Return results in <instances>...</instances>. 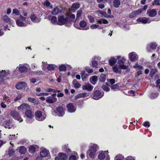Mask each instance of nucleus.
Listing matches in <instances>:
<instances>
[{"mask_svg": "<svg viewBox=\"0 0 160 160\" xmlns=\"http://www.w3.org/2000/svg\"><path fill=\"white\" fill-rule=\"evenodd\" d=\"M30 68H28L26 67L22 66L19 67V71L21 72H26L30 70Z\"/></svg>", "mask_w": 160, "mask_h": 160, "instance_id": "nucleus-27", "label": "nucleus"}, {"mask_svg": "<svg viewBox=\"0 0 160 160\" xmlns=\"http://www.w3.org/2000/svg\"><path fill=\"white\" fill-rule=\"evenodd\" d=\"M96 151H92V150L89 149L87 152V157H89L91 158H94L96 156Z\"/></svg>", "mask_w": 160, "mask_h": 160, "instance_id": "nucleus-12", "label": "nucleus"}, {"mask_svg": "<svg viewBox=\"0 0 160 160\" xmlns=\"http://www.w3.org/2000/svg\"><path fill=\"white\" fill-rule=\"evenodd\" d=\"M30 106L28 104L26 103H23L20 106L18 107V108L19 110L27 109L29 110L30 108Z\"/></svg>", "mask_w": 160, "mask_h": 160, "instance_id": "nucleus-17", "label": "nucleus"}, {"mask_svg": "<svg viewBox=\"0 0 160 160\" xmlns=\"http://www.w3.org/2000/svg\"><path fill=\"white\" fill-rule=\"evenodd\" d=\"M92 66L93 67L96 68L97 66V62L95 60L92 61Z\"/></svg>", "mask_w": 160, "mask_h": 160, "instance_id": "nucleus-56", "label": "nucleus"}, {"mask_svg": "<svg viewBox=\"0 0 160 160\" xmlns=\"http://www.w3.org/2000/svg\"><path fill=\"white\" fill-rule=\"evenodd\" d=\"M147 14L150 17H155L157 14V12L154 9L148 10L147 12Z\"/></svg>", "mask_w": 160, "mask_h": 160, "instance_id": "nucleus-23", "label": "nucleus"}, {"mask_svg": "<svg viewBox=\"0 0 160 160\" xmlns=\"http://www.w3.org/2000/svg\"><path fill=\"white\" fill-rule=\"evenodd\" d=\"M72 84L74 87L76 88H79L81 86L80 84L78 82V81H73Z\"/></svg>", "mask_w": 160, "mask_h": 160, "instance_id": "nucleus-39", "label": "nucleus"}, {"mask_svg": "<svg viewBox=\"0 0 160 160\" xmlns=\"http://www.w3.org/2000/svg\"><path fill=\"white\" fill-rule=\"evenodd\" d=\"M115 81H107L106 84L107 86H109L112 89H119V83L114 84Z\"/></svg>", "mask_w": 160, "mask_h": 160, "instance_id": "nucleus-3", "label": "nucleus"}, {"mask_svg": "<svg viewBox=\"0 0 160 160\" xmlns=\"http://www.w3.org/2000/svg\"><path fill=\"white\" fill-rule=\"evenodd\" d=\"M81 75L82 80L86 79L88 76V74L86 73L84 71H82L81 73Z\"/></svg>", "mask_w": 160, "mask_h": 160, "instance_id": "nucleus-33", "label": "nucleus"}, {"mask_svg": "<svg viewBox=\"0 0 160 160\" xmlns=\"http://www.w3.org/2000/svg\"><path fill=\"white\" fill-rule=\"evenodd\" d=\"M69 160H76V156L72 155L69 157Z\"/></svg>", "mask_w": 160, "mask_h": 160, "instance_id": "nucleus-59", "label": "nucleus"}, {"mask_svg": "<svg viewBox=\"0 0 160 160\" xmlns=\"http://www.w3.org/2000/svg\"><path fill=\"white\" fill-rule=\"evenodd\" d=\"M108 151H101L100 152L98 156V158L101 160H103L105 158L107 160L109 159L110 157L108 155Z\"/></svg>", "mask_w": 160, "mask_h": 160, "instance_id": "nucleus-4", "label": "nucleus"}, {"mask_svg": "<svg viewBox=\"0 0 160 160\" xmlns=\"http://www.w3.org/2000/svg\"><path fill=\"white\" fill-rule=\"evenodd\" d=\"M19 152L21 154H25L27 151L26 148L23 146H21L18 148Z\"/></svg>", "mask_w": 160, "mask_h": 160, "instance_id": "nucleus-26", "label": "nucleus"}, {"mask_svg": "<svg viewBox=\"0 0 160 160\" xmlns=\"http://www.w3.org/2000/svg\"><path fill=\"white\" fill-rule=\"evenodd\" d=\"M133 68L138 69H143V67L142 66L139 65L138 64H136L133 66Z\"/></svg>", "mask_w": 160, "mask_h": 160, "instance_id": "nucleus-45", "label": "nucleus"}, {"mask_svg": "<svg viewBox=\"0 0 160 160\" xmlns=\"http://www.w3.org/2000/svg\"><path fill=\"white\" fill-rule=\"evenodd\" d=\"M98 149V147L97 145L92 143L91 144L89 149L94 151L95 150L97 152Z\"/></svg>", "mask_w": 160, "mask_h": 160, "instance_id": "nucleus-29", "label": "nucleus"}, {"mask_svg": "<svg viewBox=\"0 0 160 160\" xmlns=\"http://www.w3.org/2000/svg\"><path fill=\"white\" fill-rule=\"evenodd\" d=\"M82 13V11L79 10L78 11L77 14V19L79 18L81 15Z\"/></svg>", "mask_w": 160, "mask_h": 160, "instance_id": "nucleus-54", "label": "nucleus"}, {"mask_svg": "<svg viewBox=\"0 0 160 160\" xmlns=\"http://www.w3.org/2000/svg\"><path fill=\"white\" fill-rule=\"evenodd\" d=\"M11 116L14 119L18 120L20 122L23 121V119L19 115V113L16 111H12L10 113Z\"/></svg>", "mask_w": 160, "mask_h": 160, "instance_id": "nucleus-5", "label": "nucleus"}, {"mask_svg": "<svg viewBox=\"0 0 160 160\" xmlns=\"http://www.w3.org/2000/svg\"><path fill=\"white\" fill-rule=\"evenodd\" d=\"M85 70L88 73H91L92 72L93 70L91 69L87 68H85Z\"/></svg>", "mask_w": 160, "mask_h": 160, "instance_id": "nucleus-61", "label": "nucleus"}, {"mask_svg": "<svg viewBox=\"0 0 160 160\" xmlns=\"http://www.w3.org/2000/svg\"><path fill=\"white\" fill-rule=\"evenodd\" d=\"M67 68L65 65H62L60 66L59 69V70L61 71H65L66 69Z\"/></svg>", "mask_w": 160, "mask_h": 160, "instance_id": "nucleus-48", "label": "nucleus"}, {"mask_svg": "<svg viewBox=\"0 0 160 160\" xmlns=\"http://www.w3.org/2000/svg\"><path fill=\"white\" fill-rule=\"evenodd\" d=\"M98 27H99V25H97L96 24H92V25H91L90 26V28L91 29H95L97 28Z\"/></svg>", "mask_w": 160, "mask_h": 160, "instance_id": "nucleus-55", "label": "nucleus"}, {"mask_svg": "<svg viewBox=\"0 0 160 160\" xmlns=\"http://www.w3.org/2000/svg\"><path fill=\"white\" fill-rule=\"evenodd\" d=\"M128 56L130 60L132 62H135L138 60V57L137 54L134 52H131L129 54Z\"/></svg>", "mask_w": 160, "mask_h": 160, "instance_id": "nucleus-9", "label": "nucleus"}, {"mask_svg": "<svg viewBox=\"0 0 160 160\" xmlns=\"http://www.w3.org/2000/svg\"><path fill=\"white\" fill-rule=\"evenodd\" d=\"M37 95L39 96H42H42H48L49 95V93H46V92L42 93H40L38 94H37Z\"/></svg>", "mask_w": 160, "mask_h": 160, "instance_id": "nucleus-62", "label": "nucleus"}, {"mask_svg": "<svg viewBox=\"0 0 160 160\" xmlns=\"http://www.w3.org/2000/svg\"><path fill=\"white\" fill-rule=\"evenodd\" d=\"M106 79V76L105 75L102 74L101 75L100 80H105Z\"/></svg>", "mask_w": 160, "mask_h": 160, "instance_id": "nucleus-57", "label": "nucleus"}, {"mask_svg": "<svg viewBox=\"0 0 160 160\" xmlns=\"http://www.w3.org/2000/svg\"><path fill=\"white\" fill-rule=\"evenodd\" d=\"M137 21L138 22L144 24H146L147 22L149 23L150 22V21H149V19L145 17L139 18L137 20Z\"/></svg>", "mask_w": 160, "mask_h": 160, "instance_id": "nucleus-19", "label": "nucleus"}, {"mask_svg": "<svg viewBox=\"0 0 160 160\" xmlns=\"http://www.w3.org/2000/svg\"><path fill=\"white\" fill-rule=\"evenodd\" d=\"M98 23L100 24L102 23L103 24H107L108 23V22L105 19H99L97 21Z\"/></svg>", "mask_w": 160, "mask_h": 160, "instance_id": "nucleus-38", "label": "nucleus"}, {"mask_svg": "<svg viewBox=\"0 0 160 160\" xmlns=\"http://www.w3.org/2000/svg\"><path fill=\"white\" fill-rule=\"evenodd\" d=\"M55 68V66L52 64H49L47 67L49 70H53Z\"/></svg>", "mask_w": 160, "mask_h": 160, "instance_id": "nucleus-51", "label": "nucleus"}, {"mask_svg": "<svg viewBox=\"0 0 160 160\" xmlns=\"http://www.w3.org/2000/svg\"><path fill=\"white\" fill-rule=\"evenodd\" d=\"M30 18L32 21L34 22H39L41 20L39 18L34 14L31 15Z\"/></svg>", "mask_w": 160, "mask_h": 160, "instance_id": "nucleus-22", "label": "nucleus"}, {"mask_svg": "<svg viewBox=\"0 0 160 160\" xmlns=\"http://www.w3.org/2000/svg\"><path fill=\"white\" fill-rule=\"evenodd\" d=\"M50 3L48 0H46L44 3V5L45 6L47 7H49V8L51 9L52 8V7L51 6H50Z\"/></svg>", "mask_w": 160, "mask_h": 160, "instance_id": "nucleus-41", "label": "nucleus"}, {"mask_svg": "<svg viewBox=\"0 0 160 160\" xmlns=\"http://www.w3.org/2000/svg\"><path fill=\"white\" fill-rule=\"evenodd\" d=\"M124 157L121 154L118 155L115 158L114 160H123Z\"/></svg>", "mask_w": 160, "mask_h": 160, "instance_id": "nucleus-43", "label": "nucleus"}, {"mask_svg": "<svg viewBox=\"0 0 160 160\" xmlns=\"http://www.w3.org/2000/svg\"><path fill=\"white\" fill-rule=\"evenodd\" d=\"M67 158V157L66 154L63 153H60L58 157L55 158V160H66Z\"/></svg>", "mask_w": 160, "mask_h": 160, "instance_id": "nucleus-13", "label": "nucleus"}, {"mask_svg": "<svg viewBox=\"0 0 160 160\" xmlns=\"http://www.w3.org/2000/svg\"><path fill=\"white\" fill-rule=\"evenodd\" d=\"M117 59L115 58H111L109 61V64L112 66L114 65L117 62Z\"/></svg>", "mask_w": 160, "mask_h": 160, "instance_id": "nucleus-36", "label": "nucleus"}, {"mask_svg": "<svg viewBox=\"0 0 160 160\" xmlns=\"http://www.w3.org/2000/svg\"><path fill=\"white\" fill-rule=\"evenodd\" d=\"M57 99L56 97H48L46 100L47 102L50 103H52L56 102Z\"/></svg>", "mask_w": 160, "mask_h": 160, "instance_id": "nucleus-20", "label": "nucleus"}, {"mask_svg": "<svg viewBox=\"0 0 160 160\" xmlns=\"http://www.w3.org/2000/svg\"><path fill=\"white\" fill-rule=\"evenodd\" d=\"M158 95V93H152L150 94V97L151 99H154L157 97Z\"/></svg>", "mask_w": 160, "mask_h": 160, "instance_id": "nucleus-46", "label": "nucleus"}, {"mask_svg": "<svg viewBox=\"0 0 160 160\" xmlns=\"http://www.w3.org/2000/svg\"><path fill=\"white\" fill-rule=\"evenodd\" d=\"M120 4V2L119 0H114L113 2L114 6L116 8L119 7Z\"/></svg>", "mask_w": 160, "mask_h": 160, "instance_id": "nucleus-32", "label": "nucleus"}, {"mask_svg": "<svg viewBox=\"0 0 160 160\" xmlns=\"http://www.w3.org/2000/svg\"><path fill=\"white\" fill-rule=\"evenodd\" d=\"M156 87L158 88V91H160V85H159L160 84V81H156Z\"/></svg>", "mask_w": 160, "mask_h": 160, "instance_id": "nucleus-52", "label": "nucleus"}, {"mask_svg": "<svg viewBox=\"0 0 160 160\" xmlns=\"http://www.w3.org/2000/svg\"><path fill=\"white\" fill-rule=\"evenodd\" d=\"M12 12L15 13L17 15H18L19 14V12L18 10L16 9H14L13 10Z\"/></svg>", "mask_w": 160, "mask_h": 160, "instance_id": "nucleus-60", "label": "nucleus"}, {"mask_svg": "<svg viewBox=\"0 0 160 160\" xmlns=\"http://www.w3.org/2000/svg\"><path fill=\"white\" fill-rule=\"evenodd\" d=\"M67 107L68 111L70 112H73L76 110V107L72 103H70L67 105Z\"/></svg>", "mask_w": 160, "mask_h": 160, "instance_id": "nucleus-10", "label": "nucleus"}, {"mask_svg": "<svg viewBox=\"0 0 160 160\" xmlns=\"http://www.w3.org/2000/svg\"><path fill=\"white\" fill-rule=\"evenodd\" d=\"M28 100L29 102L34 103L35 104H39V101L34 98L29 97L28 98Z\"/></svg>", "mask_w": 160, "mask_h": 160, "instance_id": "nucleus-30", "label": "nucleus"}, {"mask_svg": "<svg viewBox=\"0 0 160 160\" xmlns=\"http://www.w3.org/2000/svg\"><path fill=\"white\" fill-rule=\"evenodd\" d=\"M157 44L154 42L150 44V45H149V47L150 48H151L152 49H155L157 47Z\"/></svg>", "mask_w": 160, "mask_h": 160, "instance_id": "nucleus-47", "label": "nucleus"}, {"mask_svg": "<svg viewBox=\"0 0 160 160\" xmlns=\"http://www.w3.org/2000/svg\"><path fill=\"white\" fill-rule=\"evenodd\" d=\"M99 13L102 16H103L105 17L108 18L110 17V15H108L106 12H103L102 11H100Z\"/></svg>", "mask_w": 160, "mask_h": 160, "instance_id": "nucleus-50", "label": "nucleus"}, {"mask_svg": "<svg viewBox=\"0 0 160 160\" xmlns=\"http://www.w3.org/2000/svg\"><path fill=\"white\" fill-rule=\"evenodd\" d=\"M35 115L36 119L40 121H43L46 118L45 114L39 110L35 112Z\"/></svg>", "mask_w": 160, "mask_h": 160, "instance_id": "nucleus-1", "label": "nucleus"}, {"mask_svg": "<svg viewBox=\"0 0 160 160\" xmlns=\"http://www.w3.org/2000/svg\"><path fill=\"white\" fill-rule=\"evenodd\" d=\"M88 96V94L87 92H83L80 93L77 95L74 98L75 99H77L79 98L85 97Z\"/></svg>", "mask_w": 160, "mask_h": 160, "instance_id": "nucleus-24", "label": "nucleus"}, {"mask_svg": "<svg viewBox=\"0 0 160 160\" xmlns=\"http://www.w3.org/2000/svg\"><path fill=\"white\" fill-rule=\"evenodd\" d=\"M15 152V151L13 150V149H12V148L11 149H9L8 151V154L10 156H11L14 154Z\"/></svg>", "mask_w": 160, "mask_h": 160, "instance_id": "nucleus-49", "label": "nucleus"}, {"mask_svg": "<svg viewBox=\"0 0 160 160\" xmlns=\"http://www.w3.org/2000/svg\"><path fill=\"white\" fill-rule=\"evenodd\" d=\"M21 97H22L21 95L20 94V95H19L18 96L16 97L15 98V99H14V101L15 102H16L17 101H18V100H19L20 99V98H21Z\"/></svg>", "mask_w": 160, "mask_h": 160, "instance_id": "nucleus-63", "label": "nucleus"}, {"mask_svg": "<svg viewBox=\"0 0 160 160\" xmlns=\"http://www.w3.org/2000/svg\"><path fill=\"white\" fill-rule=\"evenodd\" d=\"M25 117L27 118L26 120L27 122L31 123L33 121V115L32 111L30 110H27L25 112Z\"/></svg>", "mask_w": 160, "mask_h": 160, "instance_id": "nucleus-2", "label": "nucleus"}, {"mask_svg": "<svg viewBox=\"0 0 160 160\" xmlns=\"http://www.w3.org/2000/svg\"><path fill=\"white\" fill-rule=\"evenodd\" d=\"M16 24L19 27H25L27 24L20 21V20H16Z\"/></svg>", "mask_w": 160, "mask_h": 160, "instance_id": "nucleus-31", "label": "nucleus"}, {"mask_svg": "<svg viewBox=\"0 0 160 160\" xmlns=\"http://www.w3.org/2000/svg\"><path fill=\"white\" fill-rule=\"evenodd\" d=\"M125 160H135V159L132 157L130 156L127 157Z\"/></svg>", "mask_w": 160, "mask_h": 160, "instance_id": "nucleus-64", "label": "nucleus"}, {"mask_svg": "<svg viewBox=\"0 0 160 160\" xmlns=\"http://www.w3.org/2000/svg\"><path fill=\"white\" fill-rule=\"evenodd\" d=\"M93 88V87L89 83H86L82 85V88L83 90H86L88 91H91Z\"/></svg>", "mask_w": 160, "mask_h": 160, "instance_id": "nucleus-15", "label": "nucleus"}, {"mask_svg": "<svg viewBox=\"0 0 160 160\" xmlns=\"http://www.w3.org/2000/svg\"><path fill=\"white\" fill-rule=\"evenodd\" d=\"M143 124L144 125V126H145V127H149L150 126L149 122L148 121H146L144 122L143 123Z\"/></svg>", "mask_w": 160, "mask_h": 160, "instance_id": "nucleus-58", "label": "nucleus"}, {"mask_svg": "<svg viewBox=\"0 0 160 160\" xmlns=\"http://www.w3.org/2000/svg\"><path fill=\"white\" fill-rule=\"evenodd\" d=\"M36 149V148L34 146H32L29 147V151L30 153H33L35 152Z\"/></svg>", "mask_w": 160, "mask_h": 160, "instance_id": "nucleus-40", "label": "nucleus"}, {"mask_svg": "<svg viewBox=\"0 0 160 160\" xmlns=\"http://www.w3.org/2000/svg\"><path fill=\"white\" fill-rule=\"evenodd\" d=\"M68 20L67 18H64L63 16H61L58 18V25H62L65 23Z\"/></svg>", "mask_w": 160, "mask_h": 160, "instance_id": "nucleus-8", "label": "nucleus"}, {"mask_svg": "<svg viewBox=\"0 0 160 160\" xmlns=\"http://www.w3.org/2000/svg\"><path fill=\"white\" fill-rule=\"evenodd\" d=\"M108 87L109 86H107L105 83V84L102 85L101 87V88L104 91L108 92L110 90V89ZM109 87L110 86H109Z\"/></svg>", "mask_w": 160, "mask_h": 160, "instance_id": "nucleus-34", "label": "nucleus"}, {"mask_svg": "<svg viewBox=\"0 0 160 160\" xmlns=\"http://www.w3.org/2000/svg\"><path fill=\"white\" fill-rule=\"evenodd\" d=\"M79 24L80 27L83 28L86 26L87 23L85 21H82L80 22Z\"/></svg>", "mask_w": 160, "mask_h": 160, "instance_id": "nucleus-42", "label": "nucleus"}, {"mask_svg": "<svg viewBox=\"0 0 160 160\" xmlns=\"http://www.w3.org/2000/svg\"><path fill=\"white\" fill-rule=\"evenodd\" d=\"M80 7V5L79 3H76L73 4L71 8V11L74 12L77 9H78Z\"/></svg>", "mask_w": 160, "mask_h": 160, "instance_id": "nucleus-25", "label": "nucleus"}, {"mask_svg": "<svg viewBox=\"0 0 160 160\" xmlns=\"http://www.w3.org/2000/svg\"><path fill=\"white\" fill-rule=\"evenodd\" d=\"M88 18L91 22H93L95 21V19L94 18L90 15L88 16Z\"/></svg>", "mask_w": 160, "mask_h": 160, "instance_id": "nucleus-53", "label": "nucleus"}, {"mask_svg": "<svg viewBox=\"0 0 160 160\" xmlns=\"http://www.w3.org/2000/svg\"><path fill=\"white\" fill-rule=\"evenodd\" d=\"M59 9L58 7H56L52 12V13L53 15H57L59 13Z\"/></svg>", "mask_w": 160, "mask_h": 160, "instance_id": "nucleus-35", "label": "nucleus"}, {"mask_svg": "<svg viewBox=\"0 0 160 160\" xmlns=\"http://www.w3.org/2000/svg\"><path fill=\"white\" fill-rule=\"evenodd\" d=\"M57 111L59 116H62L65 113L64 109L62 107H58L57 108Z\"/></svg>", "mask_w": 160, "mask_h": 160, "instance_id": "nucleus-21", "label": "nucleus"}, {"mask_svg": "<svg viewBox=\"0 0 160 160\" xmlns=\"http://www.w3.org/2000/svg\"><path fill=\"white\" fill-rule=\"evenodd\" d=\"M126 62V59L124 58H122L120 59L118 62V67L120 69L125 70L127 69V67L124 65Z\"/></svg>", "mask_w": 160, "mask_h": 160, "instance_id": "nucleus-6", "label": "nucleus"}, {"mask_svg": "<svg viewBox=\"0 0 160 160\" xmlns=\"http://www.w3.org/2000/svg\"><path fill=\"white\" fill-rule=\"evenodd\" d=\"M142 12V9H139L132 12L129 15V18H132Z\"/></svg>", "mask_w": 160, "mask_h": 160, "instance_id": "nucleus-11", "label": "nucleus"}, {"mask_svg": "<svg viewBox=\"0 0 160 160\" xmlns=\"http://www.w3.org/2000/svg\"><path fill=\"white\" fill-rule=\"evenodd\" d=\"M49 20L51 21V23L54 24H58L57 19L56 17H49Z\"/></svg>", "mask_w": 160, "mask_h": 160, "instance_id": "nucleus-28", "label": "nucleus"}, {"mask_svg": "<svg viewBox=\"0 0 160 160\" xmlns=\"http://www.w3.org/2000/svg\"><path fill=\"white\" fill-rule=\"evenodd\" d=\"M157 71V69L156 68L152 69L150 71V77H152L153 75Z\"/></svg>", "mask_w": 160, "mask_h": 160, "instance_id": "nucleus-37", "label": "nucleus"}, {"mask_svg": "<svg viewBox=\"0 0 160 160\" xmlns=\"http://www.w3.org/2000/svg\"><path fill=\"white\" fill-rule=\"evenodd\" d=\"M10 74V72L8 70H0V77L1 78H4L6 77L7 76Z\"/></svg>", "mask_w": 160, "mask_h": 160, "instance_id": "nucleus-18", "label": "nucleus"}, {"mask_svg": "<svg viewBox=\"0 0 160 160\" xmlns=\"http://www.w3.org/2000/svg\"><path fill=\"white\" fill-rule=\"evenodd\" d=\"M49 154V151L45 148H42L40 153V156L43 158L48 157Z\"/></svg>", "mask_w": 160, "mask_h": 160, "instance_id": "nucleus-16", "label": "nucleus"}, {"mask_svg": "<svg viewBox=\"0 0 160 160\" xmlns=\"http://www.w3.org/2000/svg\"><path fill=\"white\" fill-rule=\"evenodd\" d=\"M104 94L103 92H101L100 91L96 90L94 92L93 98L95 100L99 99L102 97Z\"/></svg>", "mask_w": 160, "mask_h": 160, "instance_id": "nucleus-7", "label": "nucleus"}, {"mask_svg": "<svg viewBox=\"0 0 160 160\" xmlns=\"http://www.w3.org/2000/svg\"><path fill=\"white\" fill-rule=\"evenodd\" d=\"M27 87V83L24 82H20L16 85V88L18 89H21L23 88L25 89L26 88H26Z\"/></svg>", "mask_w": 160, "mask_h": 160, "instance_id": "nucleus-14", "label": "nucleus"}, {"mask_svg": "<svg viewBox=\"0 0 160 160\" xmlns=\"http://www.w3.org/2000/svg\"><path fill=\"white\" fill-rule=\"evenodd\" d=\"M2 19L3 20L7 22H9L10 21V19L7 15H4L3 16Z\"/></svg>", "mask_w": 160, "mask_h": 160, "instance_id": "nucleus-44", "label": "nucleus"}]
</instances>
